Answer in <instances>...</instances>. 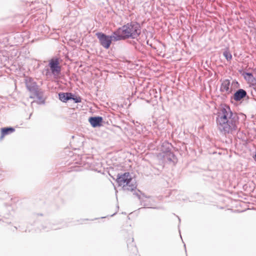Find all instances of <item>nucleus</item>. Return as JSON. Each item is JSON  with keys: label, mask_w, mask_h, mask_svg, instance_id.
<instances>
[{"label": "nucleus", "mask_w": 256, "mask_h": 256, "mask_svg": "<svg viewBox=\"0 0 256 256\" xmlns=\"http://www.w3.org/2000/svg\"><path fill=\"white\" fill-rule=\"evenodd\" d=\"M34 94L36 96V98L38 99V104H45V100L43 98L42 92L40 90H38L36 92H34Z\"/></svg>", "instance_id": "obj_17"}, {"label": "nucleus", "mask_w": 256, "mask_h": 256, "mask_svg": "<svg viewBox=\"0 0 256 256\" xmlns=\"http://www.w3.org/2000/svg\"><path fill=\"white\" fill-rule=\"evenodd\" d=\"M102 121V118L100 116H90L88 118V122L93 128L100 126Z\"/></svg>", "instance_id": "obj_8"}, {"label": "nucleus", "mask_w": 256, "mask_h": 256, "mask_svg": "<svg viewBox=\"0 0 256 256\" xmlns=\"http://www.w3.org/2000/svg\"><path fill=\"white\" fill-rule=\"evenodd\" d=\"M72 96V93L71 92H61L58 94L59 100L64 102H66L70 100V98H72L70 96Z\"/></svg>", "instance_id": "obj_14"}, {"label": "nucleus", "mask_w": 256, "mask_h": 256, "mask_svg": "<svg viewBox=\"0 0 256 256\" xmlns=\"http://www.w3.org/2000/svg\"><path fill=\"white\" fill-rule=\"evenodd\" d=\"M230 82L229 80L226 79L224 80L220 84V91L222 92H226L228 94L232 92V90L230 88Z\"/></svg>", "instance_id": "obj_10"}, {"label": "nucleus", "mask_w": 256, "mask_h": 256, "mask_svg": "<svg viewBox=\"0 0 256 256\" xmlns=\"http://www.w3.org/2000/svg\"><path fill=\"white\" fill-rule=\"evenodd\" d=\"M141 30L142 27L138 22L136 21L128 22L114 32L115 42L128 38H137L141 34Z\"/></svg>", "instance_id": "obj_1"}, {"label": "nucleus", "mask_w": 256, "mask_h": 256, "mask_svg": "<svg viewBox=\"0 0 256 256\" xmlns=\"http://www.w3.org/2000/svg\"><path fill=\"white\" fill-rule=\"evenodd\" d=\"M96 36L99 40L100 45L106 49L110 48L112 40L115 41L114 32L112 36L106 35L102 32H96Z\"/></svg>", "instance_id": "obj_6"}, {"label": "nucleus", "mask_w": 256, "mask_h": 256, "mask_svg": "<svg viewBox=\"0 0 256 256\" xmlns=\"http://www.w3.org/2000/svg\"><path fill=\"white\" fill-rule=\"evenodd\" d=\"M70 100H74L75 103H79L81 102L82 98L80 96H77L75 94H72V96H71Z\"/></svg>", "instance_id": "obj_20"}, {"label": "nucleus", "mask_w": 256, "mask_h": 256, "mask_svg": "<svg viewBox=\"0 0 256 256\" xmlns=\"http://www.w3.org/2000/svg\"><path fill=\"white\" fill-rule=\"evenodd\" d=\"M26 84L28 90L33 94L34 92H36L38 90H39L36 83L31 78H30L28 80H26Z\"/></svg>", "instance_id": "obj_9"}, {"label": "nucleus", "mask_w": 256, "mask_h": 256, "mask_svg": "<svg viewBox=\"0 0 256 256\" xmlns=\"http://www.w3.org/2000/svg\"><path fill=\"white\" fill-rule=\"evenodd\" d=\"M87 162L88 163H90V161H88Z\"/></svg>", "instance_id": "obj_29"}, {"label": "nucleus", "mask_w": 256, "mask_h": 256, "mask_svg": "<svg viewBox=\"0 0 256 256\" xmlns=\"http://www.w3.org/2000/svg\"><path fill=\"white\" fill-rule=\"evenodd\" d=\"M218 130L222 134H232L237 130L236 120H216Z\"/></svg>", "instance_id": "obj_3"}, {"label": "nucleus", "mask_w": 256, "mask_h": 256, "mask_svg": "<svg viewBox=\"0 0 256 256\" xmlns=\"http://www.w3.org/2000/svg\"><path fill=\"white\" fill-rule=\"evenodd\" d=\"M58 228L56 227L54 224H52L50 222H47V223L46 224L45 226H42V228H40V230H42L44 231L48 232V231H49V230H57Z\"/></svg>", "instance_id": "obj_16"}, {"label": "nucleus", "mask_w": 256, "mask_h": 256, "mask_svg": "<svg viewBox=\"0 0 256 256\" xmlns=\"http://www.w3.org/2000/svg\"><path fill=\"white\" fill-rule=\"evenodd\" d=\"M223 55L228 61L232 58V55L228 50H224L223 52Z\"/></svg>", "instance_id": "obj_19"}, {"label": "nucleus", "mask_w": 256, "mask_h": 256, "mask_svg": "<svg viewBox=\"0 0 256 256\" xmlns=\"http://www.w3.org/2000/svg\"><path fill=\"white\" fill-rule=\"evenodd\" d=\"M178 220H179V222H180V219L179 217H178Z\"/></svg>", "instance_id": "obj_26"}, {"label": "nucleus", "mask_w": 256, "mask_h": 256, "mask_svg": "<svg viewBox=\"0 0 256 256\" xmlns=\"http://www.w3.org/2000/svg\"><path fill=\"white\" fill-rule=\"evenodd\" d=\"M59 60L57 58H52L49 62V66L52 73L54 75L58 74L61 71V68L59 65Z\"/></svg>", "instance_id": "obj_7"}, {"label": "nucleus", "mask_w": 256, "mask_h": 256, "mask_svg": "<svg viewBox=\"0 0 256 256\" xmlns=\"http://www.w3.org/2000/svg\"><path fill=\"white\" fill-rule=\"evenodd\" d=\"M172 148V146L171 144L166 141L162 143L160 147L161 153H160V155L162 156V154L170 152Z\"/></svg>", "instance_id": "obj_12"}, {"label": "nucleus", "mask_w": 256, "mask_h": 256, "mask_svg": "<svg viewBox=\"0 0 256 256\" xmlns=\"http://www.w3.org/2000/svg\"><path fill=\"white\" fill-rule=\"evenodd\" d=\"M236 120L234 116V114L228 106L224 104L219 110L216 114V120Z\"/></svg>", "instance_id": "obj_4"}, {"label": "nucleus", "mask_w": 256, "mask_h": 256, "mask_svg": "<svg viewBox=\"0 0 256 256\" xmlns=\"http://www.w3.org/2000/svg\"><path fill=\"white\" fill-rule=\"evenodd\" d=\"M244 78L248 80H252L253 78H254L253 74L251 72H245L244 74Z\"/></svg>", "instance_id": "obj_21"}, {"label": "nucleus", "mask_w": 256, "mask_h": 256, "mask_svg": "<svg viewBox=\"0 0 256 256\" xmlns=\"http://www.w3.org/2000/svg\"><path fill=\"white\" fill-rule=\"evenodd\" d=\"M252 88L256 90V84L255 85H253Z\"/></svg>", "instance_id": "obj_25"}, {"label": "nucleus", "mask_w": 256, "mask_h": 256, "mask_svg": "<svg viewBox=\"0 0 256 256\" xmlns=\"http://www.w3.org/2000/svg\"><path fill=\"white\" fill-rule=\"evenodd\" d=\"M162 158L164 162H176V158L172 150L166 154H162Z\"/></svg>", "instance_id": "obj_13"}, {"label": "nucleus", "mask_w": 256, "mask_h": 256, "mask_svg": "<svg viewBox=\"0 0 256 256\" xmlns=\"http://www.w3.org/2000/svg\"><path fill=\"white\" fill-rule=\"evenodd\" d=\"M15 129L12 127H5L1 128V136L0 140H2L6 135L10 134L14 132Z\"/></svg>", "instance_id": "obj_15"}, {"label": "nucleus", "mask_w": 256, "mask_h": 256, "mask_svg": "<svg viewBox=\"0 0 256 256\" xmlns=\"http://www.w3.org/2000/svg\"><path fill=\"white\" fill-rule=\"evenodd\" d=\"M115 214H116V213L114 214H112V215H111V216H114Z\"/></svg>", "instance_id": "obj_27"}, {"label": "nucleus", "mask_w": 256, "mask_h": 256, "mask_svg": "<svg viewBox=\"0 0 256 256\" xmlns=\"http://www.w3.org/2000/svg\"><path fill=\"white\" fill-rule=\"evenodd\" d=\"M232 86H239V84L238 83V82L236 80H233L232 82Z\"/></svg>", "instance_id": "obj_24"}, {"label": "nucleus", "mask_w": 256, "mask_h": 256, "mask_svg": "<svg viewBox=\"0 0 256 256\" xmlns=\"http://www.w3.org/2000/svg\"><path fill=\"white\" fill-rule=\"evenodd\" d=\"M251 94L252 96H253L254 99H256V90H254L253 88L251 90Z\"/></svg>", "instance_id": "obj_22"}, {"label": "nucleus", "mask_w": 256, "mask_h": 256, "mask_svg": "<svg viewBox=\"0 0 256 256\" xmlns=\"http://www.w3.org/2000/svg\"><path fill=\"white\" fill-rule=\"evenodd\" d=\"M247 96L246 92L242 88L236 90L233 95V98L236 102H239Z\"/></svg>", "instance_id": "obj_11"}, {"label": "nucleus", "mask_w": 256, "mask_h": 256, "mask_svg": "<svg viewBox=\"0 0 256 256\" xmlns=\"http://www.w3.org/2000/svg\"><path fill=\"white\" fill-rule=\"evenodd\" d=\"M3 218H4L3 219H0V221L1 220H2V221L3 222H6V223H7V224L10 223V222H8V221H4V219H7V218H8V216H3Z\"/></svg>", "instance_id": "obj_23"}, {"label": "nucleus", "mask_w": 256, "mask_h": 256, "mask_svg": "<svg viewBox=\"0 0 256 256\" xmlns=\"http://www.w3.org/2000/svg\"><path fill=\"white\" fill-rule=\"evenodd\" d=\"M37 215H40V216H42V214H37Z\"/></svg>", "instance_id": "obj_28"}, {"label": "nucleus", "mask_w": 256, "mask_h": 256, "mask_svg": "<svg viewBox=\"0 0 256 256\" xmlns=\"http://www.w3.org/2000/svg\"><path fill=\"white\" fill-rule=\"evenodd\" d=\"M118 186H122L124 191L134 192L136 190V185L131 182L132 178L129 172L118 174L116 179Z\"/></svg>", "instance_id": "obj_2"}, {"label": "nucleus", "mask_w": 256, "mask_h": 256, "mask_svg": "<svg viewBox=\"0 0 256 256\" xmlns=\"http://www.w3.org/2000/svg\"><path fill=\"white\" fill-rule=\"evenodd\" d=\"M133 194L136 196L138 200H140V204L148 208H158L156 207H154V199L150 197H146L144 194L137 190L134 192Z\"/></svg>", "instance_id": "obj_5"}, {"label": "nucleus", "mask_w": 256, "mask_h": 256, "mask_svg": "<svg viewBox=\"0 0 256 256\" xmlns=\"http://www.w3.org/2000/svg\"><path fill=\"white\" fill-rule=\"evenodd\" d=\"M130 242H128V248L129 250L132 251L134 253L137 252V248L134 243V238H132Z\"/></svg>", "instance_id": "obj_18"}]
</instances>
